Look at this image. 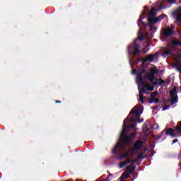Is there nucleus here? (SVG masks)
Returning <instances> with one entry per match:
<instances>
[{"mask_svg":"<svg viewBox=\"0 0 181 181\" xmlns=\"http://www.w3.org/2000/svg\"><path fill=\"white\" fill-rule=\"evenodd\" d=\"M135 169H136V165H128L126 168L127 172L129 173L130 175H132L134 172H135Z\"/></svg>","mask_w":181,"mask_h":181,"instance_id":"nucleus-15","label":"nucleus"},{"mask_svg":"<svg viewBox=\"0 0 181 181\" xmlns=\"http://www.w3.org/2000/svg\"><path fill=\"white\" fill-rule=\"evenodd\" d=\"M148 91H153V87H152L151 88H147Z\"/></svg>","mask_w":181,"mask_h":181,"instance_id":"nucleus-44","label":"nucleus"},{"mask_svg":"<svg viewBox=\"0 0 181 181\" xmlns=\"http://www.w3.org/2000/svg\"><path fill=\"white\" fill-rule=\"evenodd\" d=\"M136 158L138 160H139V159H145V157L144 156V153H141L139 154L137 156Z\"/></svg>","mask_w":181,"mask_h":181,"instance_id":"nucleus-25","label":"nucleus"},{"mask_svg":"<svg viewBox=\"0 0 181 181\" xmlns=\"http://www.w3.org/2000/svg\"><path fill=\"white\" fill-rule=\"evenodd\" d=\"M170 108V105H165L163 107V111H166V110H169Z\"/></svg>","mask_w":181,"mask_h":181,"instance_id":"nucleus-28","label":"nucleus"},{"mask_svg":"<svg viewBox=\"0 0 181 181\" xmlns=\"http://www.w3.org/2000/svg\"><path fill=\"white\" fill-rule=\"evenodd\" d=\"M145 87H146V88H148V87H151V84L146 83V84L145 85Z\"/></svg>","mask_w":181,"mask_h":181,"instance_id":"nucleus-43","label":"nucleus"},{"mask_svg":"<svg viewBox=\"0 0 181 181\" xmlns=\"http://www.w3.org/2000/svg\"><path fill=\"white\" fill-rule=\"evenodd\" d=\"M55 103H56V104H60V103H62V101H60V100H56Z\"/></svg>","mask_w":181,"mask_h":181,"instance_id":"nucleus-45","label":"nucleus"},{"mask_svg":"<svg viewBox=\"0 0 181 181\" xmlns=\"http://www.w3.org/2000/svg\"><path fill=\"white\" fill-rule=\"evenodd\" d=\"M167 29H169L170 30H173L175 29V25H171L170 28H168Z\"/></svg>","mask_w":181,"mask_h":181,"instance_id":"nucleus-35","label":"nucleus"},{"mask_svg":"<svg viewBox=\"0 0 181 181\" xmlns=\"http://www.w3.org/2000/svg\"><path fill=\"white\" fill-rule=\"evenodd\" d=\"M178 139H174L173 141V144H176V142H178Z\"/></svg>","mask_w":181,"mask_h":181,"instance_id":"nucleus-42","label":"nucleus"},{"mask_svg":"<svg viewBox=\"0 0 181 181\" xmlns=\"http://www.w3.org/2000/svg\"><path fill=\"white\" fill-rule=\"evenodd\" d=\"M163 33L164 36L168 39V37H170V36H173V35H175V31L170 30L169 28H165Z\"/></svg>","mask_w":181,"mask_h":181,"instance_id":"nucleus-12","label":"nucleus"},{"mask_svg":"<svg viewBox=\"0 0 181 181\" xmlns=\"http://www.w3.org/2000/svg\"><path fill=\"white\" fill-rule=\"evenodd\" d=\"M148 26H150V30H155V29H156V28H155V26L152 25V23L149 24V23H148Z\"/></svg>","mask_w":181,"mask_h":181,"instance_id":"nucleus-29","label":"nucleus"},{"mask_svg":"<svg viewBox=\"0 0 181 181\" xmlns=\"http://www.w3.org/2000/svg\"><path fill=\"white\" fill-rule=\"evenodd\" d=\"M125 166V164L124 163H120L119 165V169H122Z\"/></svg>","mask_w":181,"mask_h":181,"instance_id":"nucleus-31","label":"nucleus"},{"mask_svg":"<svg viewBox=\"0 0 181 181\" xmlns=\"http://www.w3.org/2000/svg\"><path fill=\"white\" fill-rule=\"evenodd\" d=\"M115 153H118V156H117V159H118L119 160H122V159L128 158L127 157V155H125L124 153H121V151H120V152L117 151Z\"/></svg>","mask_w":181,"mask_h":181,"instance_id":"nucleus-16","label":"nucleus"},{"mask_svg":"<svg viewBox=\"0 0 181 181\" xmlns=\"http://www.w3.org/2000/svg\"><path fill=\"white\" fill-rule=\"evenodd\" d=\"M131 67H132V64H131Z\"/></svg>","mask_w":181,"mask_h":181,"instance_id":"nucleus-51","label":"nucleus"},{"mask_svg":"<svg viewBox=\"0 0 181 181\" xmlns=\"http://www.w3.org/2000/svg\"><path fill=\"white\" fill-rule=\"evenodd\" d=\"M139 100L141 103V104H144V95L146 93V89L145 88H141V90H139Z\"/></svg>","mask_w":181,"mask_h":181,"instance_id":"nucleus-14","label":"nucleus"},{"mask_svg":"<svg viewBox=\"0 0 181 181\" xmlns=\"http://www.w3.org/2000/svg\"><path fill=\"white\" fill-rule=\"evenodd\" d=\"M153 86H158V84H159V81H156H156L153 83Z\"/></svg>","mask_w":181,"mask_h":181,"instance_id":"nucleus-38","label":"nucleus"},{"mask_svg":"<svg viewBox=\"0 0 181 181\" xmlns=\"http://www.w3.org/2000/svg\"><path fill=\"white\" fill-rule=\"evenodd\" d=\"M156 16V13H155V12L153 11H151L148 13L147 21L149 25H151V23H158L159 21H162V19H163V17L160 18V16H158L157 18H155Z\"/></svg>","mask_w":181,"mask_h":181,"instance_id":"nucleus-6","label":"nucleus"},{"mask_svg":"<svg viewBox=\"0 0 181 181\" xmlns=\"http://www.w3.org/2000/svg\"><path fill=\"white\" fill-rule=\"evenodd\" d=\"M145 15H146V10L143 11L141 15L139 16V18L137 21V25L140 29L141 28H144V26H145V23L142 21V19H144Z\"/></svg>","mask_w":181,"mask_h":181,"instance_id":"nucleus-9","label":"nucleus"},{"mask_svg":"<svg viewBox=\"0 0 181 181\" xmlns=\"http://www.w3.org/2000/svg\"><path fill=\"white\" fill-rule=\"evenodd\" d=\"M132 181H134V179H132Z\"/></svg>","mask_w":181,"mask_h":181,"instance_id":"nucleus-52","label":"nucleus"},{"mask_svg":"<svg viewBox=\"0 0 181 181\" xmlns=\"http://www.w3.org/2000/svg\"><path fill=\"white\" fill-rule=\"evenodd\" d=\"M154 101H155V99H148V103H150V104H153V103H154Z\"/></svg>","mask_w":181,"mask_h":181,"instance_id":"nucleus-36","label":"nucleus"},{"mask_svg":"<svg viewBox=\"0 0 181 181\" xmlns=\"http://www.w3.org/2000/svg\"><path fill=\"white\" fill-rule=\"evenodd\" d=\"M173 16L179 23H181V7L177 8L173 12Z\"/></svg>","mask_w":181,"mask_h":181,"instance_id":"nucleus-8","label":"nucleus"},{"mask_svg":"<svg viewBox=\"0 0 181 181\" xmlns=\"http://www.w3.org/2000/svg\"><path fill=\"white\" fill-rule=\"evenodd\" d=\"M124 155H126V157L128 158V156L129 155V151H126L124 153Z\"/></svg>","mask_w":181,"mask_h":181,"instance_id":"nucleus-41","label":"nucleus"},{"mask_svg":"<svg viewBox=\"0 0 181 181\" xmlns=\"http://www.w3.org/2000/svg\"><path fill=\"white\" fill-rule=\"evenodd\" d=\"M144 66H142V69L140 71H137L136 69H132V74L133 76H136L137 83H140L141 84H145V79L142 74H146L148 73V70L144 69Z\"/></svg>","mask_w":181,"mask_h":181,"instance_id":"nucleus-4","label":"nucleus"},{"mask_svg":"<svg viewBox=\"0 0 181 181\" xmlns=\"http://www.w3.org/2000/svg\"><path fill=\"white\" fill-rule=\"evenodd\" d=\"M138 158L136 157L134 159L132 160V166H135V163L138 162Z\"/></svg>","mask_w":181,"mask_h":181,"instance_id":"nucleus-26","label":"nucleus"},{"mask_svg":"<svg viewBox=\"0 0 181 181\" xmlns=\"http://www.w3.org/2000/svg\"><path fill=\"white\" fill-rule=\"evenodd\" d=\"M158 107H159V105L153 106V107H152V110H153V111H156V110H158Z\"/></svg>","mask_w":181,"mask_h":181,"instance_id":"nucleus-34","label":"nucleus"},{"mask_svg":"<svg viewBox=\"0 0 181 181\" xmlns=\"http://www.w3.org/2000/svg\"><path fill=\"white\" fill-rule=\"evenodd\" d=\"M144 39V35H140V36L138 37V40H141V41H142Z\"/></svg>","mask_w":181,"mask_h":181,"instance_id":"nucleus-32","label":"nucleus"},{"mask_svg":"<svg viewBox=\"0 0 181 181\" xmlns=\"http://www.w3.org/2000/svg\"><path fill=\"white\" fill-rule=\"evenodd\" d=\"M173 46H181V42L179 40H174L172 41Z\"/></svg>","mask_w":181,"mask_h":181,"instance_id":"nucleus-18","label":"nucleus"},{"mask_svg":"<svg viewBox=\"0 0 181 181\" xmlns=\"http://www.w3.org/2000/svg\"><path fill=\"white\" fill-rule=\"evenodd\" d=\"M155 58V56L152 55V54H148L147 55V60L148 62H153V59Z\"/></svg>","mask_w":181,"mask_h":181,"instance_id":"nucleus-21","label":"nucleus"},{"mask_svg":"<svg viewBox=\"0 0 181 181\" xmlns=\"http://www.w3.org/2000/svg\"><path fill=\"white\" fill-rule=\"evenodd\" d=\"M142 145H144V141L139 140L136 141L134 142V147L131 149L132 152L141 151L142 149Z\"/></svg>","mask_w":181,"mask_h":181,"instance_id":"nucleus-7","label":"nucleus"},{"mask_svg":"<svg viewBox=\"0 0 181 181\" xmlns=\"http://www.w3.org/2000/svg\"><path fill=\"white\" fill-rule=\"evenodd\" d=\"M158 103H159V98H156V100H154L155 104H158Z\"/></svg>","mask_w":181,"mask_h":181,"instance_id":"nucleus-39","label":"nucleus"},{"mask_svg":"<svg viewBox=\"0 0 181 181\" xmlns=\"http://www.w3.org/2000/svg\"><path fill=\"white\" fill-rule=\"evenodd\" d=\"M171 98V104L173 105L175 103H177V96H170Z\"/></svg>","mask_w":181,"mask_h":181,"instance_id":"nucleus-19","label":"nucleus"},{"mask_svg":"<svg viewBox=\"0 0 181 181\" xmlns=\"http://www.w3.org/2000/svg\"><path fill=\"white\" fill-rule=\"evenodd\" d=\"M176 2V0H163V4H170L169 6H163L160 7L161 9H166L170 8L173 4Z\"/></svg>","mask_w":181,"mask_h":181,"instance_id":"nucleus-11","label":"nucleus"},{"mask_svg":"<svg viewBox=\"0 0 181 181\" xmlns=\"http://www.w3.org/2000/svg\"><path fill=\"white\" fill-rule=\"evenodd\" d=\"M119 179L120 181H124V178H123L122 177H120Z\"/></svg>","mask_w":181,"mask_h":181,"instance_id":"nucleus-47","label":"nucleus"},{"mask_svg":"<svg viewBox=\"0 0 181 181\" xmlns=\"http://www.w3.org/2000/svg\"><path fill=\"white\" fill-rule=\"evenodd\" d=\"M176 57H177V60H180V59H181V54H177Z\"/></svg>","mask_w":181,"mask_h":181,"instance_id":"nucleus-37","label":"nucleus"},{"mask_svg":"<svg viewBox=\"0 0 181 181\" xmlns=\"http://www.w3.org/2000/svg\"><path fill=\"white\" fill-rule=\"evenodd\" d=\"M139 122H142V121H140Z\"/></svg>","mask_w":181,"mask_h":181,"instance_id":"nucleus-53","label":"nucleus"},{"mask_svg":"<svg viewBox=\"0 0 181 181\" xmlns=\"http://www.w3.org/2000/svg\"><path fill=\"white\" fill-rule=\"evenodd\" d=\"M163 103H165V100H163Z\"/></svg>","mask_w":181,"mask_h":181,"instance_id":"nucleus-50","label":"nucleus"},{"mask_svg":"<svg viewBox=\"0 0 181 181\" xmlns=\"http://www.w3.org/2000/svg\"><path fill=\"white\" fill-rule=\"evenodd\" d=\"M156 95H158V92L156 91V92H152L151 95H150V98L151 99H153V100H155Z\"/></svg>","mask_w":181,"mask_h":181,"instance_id":"nucleus-22","label":"nucleus"},{"mask_svg":"<svg viewBox=\"0 0 181 181\" xmlns=\"http://www.w3.org/2000/svg\"><path fill=\"white\" fill-rule=\"evenodd\" d=\"M127 163H130L131 165H132V161L131 158L127 157Z\"/></svg>","mask_w":181,"mask_h":181,"instance_id":"nucleus-33","label":"nucleus"},{"mask_svg":"<svg viewBox=\"0 0 181 181\" xmlns=\"http://www.w3.org/2000/svg\"><path fill=\"white\" fill-rule=\"evenodd\" d=\"M141 45L136 43V40H134L132 44L127 47V52L129 55L133 54V56H136L139 53L143 52L144 54L148 53V50L144 49V50H140Z\"/></svg>","mask_w":181,"mask_h":181,"instance_id":"nucleus-3","label":"nucleus"},{"mask_svg":"<svg viewBox=\"0 0 181 181\" xmlns=\"http://www.w3.org/2000/svg\"><path fill=\"white\" fill-rule=\"evenodd\" d=\"M156 81H158V84L160 86H162V84L165 83V81L163 79H158V78H156Z\"/></svg>","mask_w":181,"mask_h":181,"instance_id":"nucleus-27","label":"nucleus"},{"mask_svg":"<svg viewBox=\"0 0 181 181\" xmlns=\"http://www.w3.org/2000/svg\"><path fill=\"white\" fill-rule=\"evenodd\" d=\"M140 62H142V64L144 65L146 63V62H148V59H147V58L146 59H141L140 60Z\"/></svg>","mask_w":181,"mask_h":181,"instance_id":"nucleus-30","label":"nucleus"},{"mask_svg":"<svg viewBox=\"0 0 181 181\" xmlns=\"http://www.w3.org/2000/svg\"><path fill=\"white\" fill-rule=\"evenodd\" d=\"M135 108H139V105H136L131 111L130 113L132 115H135L136 118L134 117H130V121L131 122H134L130 125V128H135V127H136V121H139V118H141V116H139V115L138 114V110L135 109Z\"/></svg>","mask_w":181,"mask_h":181,"instance_id":"nucleus-5","label":"nucleus"},{"mask_svg":"<svg viewBox=\"0 0 181 181\" xmlns=\"http://www.w3.org/2000/svg\"><path fill=\"white\" fill-rule=\"evenodd\" d=\"M147 77H148V76H145V78H146Z\"/></svg>","mask_w":181,"mask_h":181,"instance_id":"nucleus-49","label":"nucleus"},{"mask_svg":"<svg viewBox=\"0 0 181 181\" xmlns=\"http://www.w3.org/2000/svg\"><path fill=\"white\" fill-rule=\"evenodd\" d=\"M172 52H173V49L170 48L167 51H164L163 54V56H168V55L170 54V53H172Z\"/></svg>","mask_w":181,"mask_h":181,"instance_id":"nucleus-20","label":"nucleus"},{"mask_svg":"<svg viewBox=\"0 0 181 181\" xmlns=\"http://www.w3.org/2000/svg\"><path fill=\"white\" fill-rule=\"evenodd\" d=\"M123 163L124 164L125 166H127V165H128V161L125 160Z\"/></svg>","mask_w":181,"mask_h":181,"instance_id":"nucleus-46","label":"nucleus"},{"mask_svg":"<svg viewBox=\"0 0 181 181\" xmlns=\"http://www.w3.org/2000/svg\"><path fill=\"white\" fill-rule=\"evenodd\" d=\"M177 70L181 73V66L178 65V68H177Z\"/></svg>","mask_w":181,"mask_h":181,"instance_id":"nucleus-40","label":"nucleus"},{"mask_svg":"<svg viewBox=\"0 0 181 181\" xmlns=\"http://www.w3.org/2000/svg\"><path fill=\"white\" fill-rule=\"evenodd\" d=\"M173 136V138L181 136V122H179V125L175 127V130L172 128H168L163 130L160 134L157 135L156 139H163V141L166 139V136Z\"/></svg>","mask_w":181,"mask_h":181,"instance_id":"nucleus-2","label":"nucleus"},{"mask_svg":"<svg viewBox=\"0 0 181 181\" xmlns=\"http://www.w3.org/2000/svg\"><path fill=\"white\" fill-rule=\"evenodd\" d=\"M171 66L173 67H174V69H176V70H177V69H179V64L178 63H176V62H173L171 64Z\"/></svg>","mask_w":181,"mask_h":181,"instance_id":"nucleus-24","label":"nucleus"},{"mask_svg":"<svg viewBox=\"0 0 181 181\" xmlns=\"http://www.w3.org/2000/svg\"><path fill=\"white\" fill-rule=\"evenodd\" d=\"M135 136H136V133L132 132L129 136H122L120 137L119 141L114 146L112 153L115 155L117 152H121L122 149L125 148V145L129 146L134 142V139H135Z\"/></svg>","mask_w":181,"mask_h":181,"instance_id":"nucleus-1","label":"nucleus"},{"mask_svg":"<svg viewBox=\"0 0 181 181\" xmlns=\"http://www.w3.org/2000/svg\"><path fill=\"white\" fill-rule=\"evenodd\" d=\"M121 177L123 179H128V177H129V173H123L122 175H121Z\"/></svg>","mask_w":181,"mask_h":181,"instance_id":"nucleus-23","label":"nucleus"},{"mask_svg":"<svg viewBox=\"0 0 181 181\" xmlns=\"http://www.w3.org/2000/svg\"><path fill=\"white\" fill-rule=\"evenodd\" d=\"M177 88L176 86H174V88H173V89L171 90V91H170V97H177Z\"/></svg>","mask_w":181,"mask_h":181,"instance_id":"nucleus-17","label":"nucleus"},{"mask_svg":"<svg viewBox=\"0 0 181 181\" xmlns=\"http://www.w3.org/2000/svg\"><path fill=\"white\" fill-rule=\"evenodd\" d=\"M110 176H112V174H110V175L107 177V179H109V178H110Z\"/></svg>","mask_w":181,"mask_h":181,"instance_id":"nucleus-48","label":"nucleus"},{"mask_svg":"<svg viewBox=\"0 0 181 181\" xmlns=\"http://www.w3.org/2000/svg\"><path fill=\"white\" fill-rule=\"evenodd\" d=\"M158 68H153L151 70V74L148 76V80L152 83L155 80V74H158Z\"/></svg>","mask_w":181,"mask_h":181,"instance_id":"nucleus-10","label":"nucleus"},{"mask_svg":"<svg viewBox=\"0 0 181 181\" xmlns=\"http://www.w3.org/2000/svg\"><path fill=\"white\" fill-rule=\"evenodd\" d=\"M128 119L127 118H126L124 120V122H123V127H122V132H121V134H120V138L122 137V136H126V134H125V133L127 132V124H126V122H127V120Z\"/></svg>","mask_w":181,"mask_h":181,"instance_id":"nucleus-13","label":"nucleus"}]
</instances>
